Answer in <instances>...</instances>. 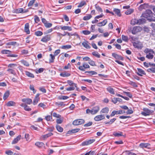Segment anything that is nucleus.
I'll return each mask as SVG.
<instances>
[{
	"mask_svg": "<svg viewBox=\"0 0 155 155\" xmlns=\"http://www.w3.org/2000/svg\"><path fill=\"white\" fill-rule=\"evenodd\" d=\"M129 84L135 87H137L136 84L135 82L131 81H130L129 82Z\"/></svg>",
	"mask_w": 155,
	"mask_h": 155,
	"instance_id": "62",
	"label": "nucleus"
},
{
	"mask_svg": "<svg viewBox=\"0 0 155 155\" xmlns=\"http://www.w3.org/2000/svg\"><path fill=\"white\" fill-rule=\"evenodd\" d=\"M45 26L47 28H49L51 27L52 26V24L51 23H48L47 22L45 25Z\"/></svg>",
	"mask_w": 155,
	"mask_h": 155,
	"instance_id": "64",
	"label": "nucleus"
},
{
	"mask_svg": "<svg viewBox=\"0 0 155 155\" xmlns=\"http://www.w3.org/2000/svg\"><path fill=\"white\" fill-rule=\"evenodd\" d=\"M104 118L105 117L104 115H100L95 117L94 118V120L96 121H98L104 119Z\"/></svg>",
	"mask_w": 155,
	"mask_h": 155,
	"instance_id": "9",
	"label": "nucleus"
},
{
	"mask_svg": "<svg viewBox=\"0 0 155 155\" xmlns=\"http://www.w3.org/2000/svg\"><path fill=\"white\" fill-rule=\"evenodd\" d=\"M21 63L23 64L24 65L28 67L29 66V63L26 61L24 60H21Z\"/></svg>",
	"mask_w": 155,
	"mask_h": 155,
	"instance_id": "43",
	"label": "nucleus"
},
{
	"mask_svg": "<svg viewBox=\"0 0 155 155\" xmlns=\"http://www.w3.org/2000/svg\"><path fill=\"white\" fill-rule=\"evenodd\" d=\"M53 135V134L51 133H49L48 134L41 136V138L42 140H45L47 138L50 137Z\"/></svg>",
	"mask_w": 155,
	"mask_h": 155,
	"instance_id": "14",
	"label": "nucleus"
},
{
	"mask_svg": "<svg viewBox=\"0 0 155 155\" xmlns=\"http://www.w3.org/2000/svg\"><path fill=\"white\" fill-rule=\"evenodd\" d=\"M145 18H146L147 20L150 21H155V17H153V15L147 14H146V13H145L142 15Z\"/></svg>",
	"mask_w": 155,
	"mask_h": 155,
	"instance_id": "2",
	"label": "nucleus"
},
{
	"mask_svg": "<svg viewBox=\"0 0 155 155\" xmlns=\"http://www.w3.org/2000/svg\"><path fill=\"white\" fill-rule=\"evenodd\" d=\"M85 2L83 1L81 2L78 5V7H81L83 6L84 5L86 4Z\"/></svg>",
	"mask_w": 155,
	"mask_h": 155,
	"instance_id": "57",
	"label": "nucleus"
},
{
	"mask_svg": "<svg viewBox=\"0 0 155 155\" xmlns=\"http://www.w3.org/2000/svg\"><path fill=\"white\" fill-rule=\"evenodd\" d=\"M90 66L86 63H84L83 64L82 66H80L78 67L79 69L82 71H84L85 69L89 68Z\"/></svg>",
	"mask_w": 155,
	"mask_h": 155,
	"instance_id": "7",
	"label": "nucleus"
},
{
	"mask_svg": "<svg viewBox=\"0 0 155 155\" xmlns=\"http://www.w3.org/2000/svg\"><path fill=\"white\" fill-rule=\"evenodd\" d=\"M11 51L7 50H3L1 51V53L3 54H10Z\"/></svg>",
	"mask_w": 155,
	"mask_h": 155,
	"instance_id": "31",
	"label": "nucleus"
},
{
	"mask_svg": "<svg viewBox=\"0 0 155 155\" xmlns=\"http://www.w3.org/2000/svg\"><path fill=\"white\" fill-rule=\"evenodd\" d=\"M134 46L135 48H139L140 47L138 42H134L133 43Z\"/></svg>",
	"mask_w": 155,
	"mask_h": 155,
	"instance_id": "60",
	"label": "nucleus"
},
{
	"mask_svg": "<svg viewBox=\"0 0 155 155\" xmlns=\"http://www.w3.org/2000/svg\"><path fill=\"white\" fill-rule=\"evenodd\" d=\"M7 71L9 72L10 73L14 75H15L16 74V73L15 70L12 69L8 68V69Z\"/></svg>",
	"mask_w": 155,
	"mask_h": 155,
	"instance_id": "40",
	"label": "nucleus"
},
{
	"mask_svg": "<svg viewBox=\"0 0 155 155\" xmlns=\"http://www.w3.org/2000/svg\"><path fill=\"white\" fill-rule=\"evenodd\" d=\"M86 113L87 114H90L94 115V113L92 110H90L89 109H87L86 110Z\"/></svg>",
	"mask_w": 155,
	"mask_h": 155,
	"instance_id": "52",
	"label": "nucleus"
},
{
	"mask_svg": "<svg viewBox=\"0 0 155 155\" xmlns=\"http://www.w3.org/2000/svg\"><path fill=\"white\" fill-rule=\"evenodd\" d=\"M92 17V16L91 15L89 14L87 15L84 16L83 18V19L85 21L88 20L91 18Z\"/></svg>",
	"mask_w": 155,
	"mask_h": 155,
	"instance_id": "36",
	"label": "nucleus"
},
{
	"mask_svg": "<svg viewBox=\"0 0 155 155\" xmlns=\"http://www.w3.org/2000/svg\"><path fill=\"white\" fill-rule=\"evenodd\" d=\"M80 129L76 128L72 129L71 130H69L67 133V134H71L73 133H74L78 132L80 130Z\"/></svg>",
	"mask_w": 155,
	"mask_h": 155,
	"instance_id": "15",
	"label": "nucleus"
},
{
	"mask_svg": "<svg viewBox=\"0 0 155 155\" xmlns=\"http://www.w3.org/2000/svg\"><path fill=\"white\" fill-rule=\"evenodd\" d=\"M137 19H134L131 20V24L132 25H137Z\"/></svg>",
	"mask_w": 155,
	"mask_h": 155,
	"instance_id": "50",
	"label": "nucleus"
},
{
	"mask_svg": "<svg viewBox=\"0 0 155 155\" xmlns=\"http://www.w3.org/2000/svg\"><path fill=\"white\" fill-rule=\"evenodd\" d=\"M24 108L25 110L28 111H30L31 110V109L27 105H25Z\"/></svg>",
	"mask_w": 155,
	"mask_h": 155,
	"instance_id": "58",
	"label": "nucleus"
},
{
	"mask_svg": "<svg viewBox=\"0 0 155 155\" xmlns=\"http://www.w3.org/2000/svg\"><path fill=\"white\" fill-rule=\"evenodd\" d=\"M35 0H32L30 1L28 4V7L32 6L35 2Z\"/></svg>",
	"mask_w": 155,
	"mask_h": 155,
	"instance_id": "59",
	"label": "nucleus"
},
{
	"mask_svg": "<svg viewBox=\"0 0 155 155\" xmlns=\"http://www.w3.org/2000/svg\"><path fill=\"white\" fill-rule=\"evenodd\" d=\"M52 111L51 112V115H47L45 117V119L47 121H50L52 120Z\"/></svg>",
	"mask_w": 155,
	"mask_h": 155,
	"instance_id": "32",
	"label": "nucleus"
},
{
	"mask_svg": "<svg viewBox=\"0 0 155 155\" xmlns=\"http://www.w3.org/2000/svg\"><path fill=\"white\" fill-rule=\"evenodd\" d=\"M123 93H124L126 94L127 96L129 97L130 98H131L132 97V95L130 92L124 91Z\"/></svg>",
	"mask_w": 155,
	"mask_h": 155,
	"instance_id": "54",
	"label": "nucleus"
},
{
	"mask_svg": "<svg viewBox=\"0 0 155 155\" xmlns=\"http://www.w3.org/2000/svg\"><path fill=\"white\" fill-rule=\"evenodd\" d=\"M71 74L67 72H63L60 74V75L63 77H67L70 76Z\"/></svg>",
	"mask_w": 155,
	"mask_h": 155,
	"instance_id": "26",
	"label": "nucleus"
},
{
	"mask_svg": "<svg viewBox=\"0 0 155 155\" xmlns=\"http://www.w3.org/2000/svg\"><path fill=\"white\" fill-rule=\"evenodd\" d=\"M29 25L28 23H26L25 25V31L27 34H30V31L29 29Z\"/></svg>",
	"mask_w": 155,
	"mask_h": 155,
	"instance_id": "17",
	"label": "nucleus"
},
{
	"mask_svg": "<svg viewBox=\"0 0 155 155\" xmlns=\"http://www.w3.org/2000/svg\"><path fill=\"white\" fill-rule=\"evenodd\" d=\"M109 111V109L108 107H106L102 109L101 112L103 113H107Z\"/></svg>",
	"mask_w": 155,
	"mask_h": 155,
	"instance_id": "38",
	"label": "nucleus"
},
{
	"mask_svg": "<svg viewBox=\"0 0 155 155\" xmlns=\"http://www.w3.org/2000/svg\"><path fill=\"white\" fill-rule=\"evenodd\" d=\"M95 140V139H90L85 141L81 143V145L82 146L88 145L93 143Z\"/></svg>",
	"mask_w": 155,
	"mask_h": 155,
	"instance_id": "6",
	"label": "nucleus"
},
{
	"mask_svg": "<svg viewBox=\"0 0 155 155\" xmlns=\"http://www.w3.org/2000/svg\"><path fill=\"white\" fill-rule=\"evenodd\" d=\"M35 35L37 36H41L43 35V33L40 31H37L35 32Z\"/></svg>",
	"mask_w": 155,
	"mask_h": 155,
	"instance_id": "46",
	"label": "nucleus"
},
{
	"mask_svg": "<svg viewBox=\"0 0 155 155\" xmlns=\"http://www.w3.org/2000/svg\"><path fill=\"white\" fill-rule=\"evenodd\" d=\"M143 110L144 111L141 112V114L145 116L150 115L153 112V111H151L146 108H144Z\"/></svg>",
	"mask_w": 155,
	"mask_h": 155,
	"instance_id": "4",
	"label": "nucleus"
},
{
	"mask_svg": "<svg viewBox=\"0 0 155 155\" xmlns=\"http://www.w3.org/2000/svg\"><path fill=\"white\" fill-rule=\"evenodd\" d=\"M134 12V10L132 9H130L127 10L125 12V13L126 15H130L132 13Z\"/></svg>",
	"mask_w": 155,
	"mask_h": 155,
	"instance_id": "41",
	"label": "nucleus"
},
{
	"mask_svg": "<svg viewBox=\"0 0 155 155\" xmlns=\"http://www.w3.org/2000/svg\"><path fill=\"white\" fill-rule=\"evenodd\" d=\"M10 94V92L9 91H6V92L5 93L3 98V99L5 100H6L9 96Z\"/></svg>",
	"mask_w": 155,
	"mask_h": 155,
	"instance_id": "25",
	"label": "nucleus"
},
{
	"mask_svg": "<svg viewBox=\"0 0 155 155\" xmlns=\"http://www.w3.org/2000/svg\"><path fill=\"white\" fill-rule=\"evenodd\" d=\"M107 23V21L106 19L104 20L102 22L98 23L97 25L99 27H101L105 25Z\"/></svg>",
	"mask_w": 155,
	"mask_h": 155,
	"instance_id": "20",
	"label": "nucleus"
},
{
	"mask_svg": "<svg viewBox=\"0 0 155 155\" xmlns=\"http://www.w3.org/2000/svg\"><path fill=\"white\" fill-rule=\"evenodd\" d=\"M114 12L118 16H120L121 14L120 13V9L114 8Z\"/></svg>",
	"mask_w": 155,
	"mask_h": 155,
	"instance_id": "27",
	"label": "nucleus"
},
{
	"mask_svg": "<svg viewBox=\"0 0 155 155\" xmlns=\"http://www.w3.org/2000/svg\"><path fill=\"white\" fill-rule=\"evenodd\" d=\"M112 56L116 59L123 60V58L120 55L115 53H113L112 54Z\"/></svg>",
	"mask_w": 155,
	"mask_h": 155,
	"instance_id": "11",
	"label": "nucleus"
},
{
	"mask_svg": "<svg viewBox=\"0 0 155 155\" xmlns=\"http://www.w3.org/2000/svg\"><path fill=\"white\" fill-rule=\"evenodd\" d=\"M75 87L74 86H71L66 88V90L67 91H73L75 89Z\"/></svg>",
	"mask_w": 155,
	"mask_h": 155,
	"instance_id": "63",
	"label": "nucleus"
},
{
	"mask_svg": "<svg viewBox=\"0 0 155 155\" xmlns=\"http://www.w3.org/2000/svg\"><path fill=\"white\" fill-rule=\"evenodd\" d=\"M29 88L31 91H33V92L34 94H35L36 92V90H35L34 85H30Z\"/></svg>",
	"mask_w": 155,
	"mask_h": 155,
	"instance_id": "47",
	"label": "nucleus"
},
{
	"mask_svg": "<svg viewBox=\"0 0 155 155\" xmlns=\"http://www.w3.org/2000/svg\"><path fill=\"white\" fill-rule=\"evenodd\" d=\"M150 145L149 143H141L139 145V147L141 148H149Z\"/></svg>",
	"mask_w": 155,
	"mask_h": 155,
	"instance_id": "10",
	"label": "nucleus"
},
{
	"mask_svg": "<svg viewBox=\"0 0 155 155\" xmlns=\"http://www.w3.org/2000/svg\"><path fill=\"white\" fill-rule=\"evenodd\" d=\"M142 30V28L140 26H135L134 27L132 30L130 28V30H129V31H131L132 33L133 34H135L137 33L140 31Z\"/></svg>",
	"mask_w": 155,
	"mask_h": 155,
	"instance_id": "3",
	"label": "nucleus"
},
{
	"mask_svg": "<svg viewBox=\"0 0 155 155\" xmlns=\"http://www.w3.org/2000/svg\"><path fill=\"white\" fill-rule=\"evenodd\" d=\"M95 7L96 9L98 11L101 12H103V10H102V8L99 5L96 4L95 5Z\"/></svg>",
	"mask_w": 155,
	"mask_h": 155,
	"instance_id": "39",
	"label": "nucleus"
},
{
	"mask_svg": "<svg viewBox=\"0 0 155 155\" xmlns=\"http://www.w3.org/2000/svg\"><path fill=\"white\" fill-rule=\"evenodd\" d=\"M40 98H35L33 101V104L34 105H36L39 101Z\"/></svg>",
	"mask_w": 155,
	"mask_h": 155,
	"instance_id": "55",
	"label": "nucleus"
},
{
	"mask_svg": "<svg viewBox=\"0 0 155 155\" xmlns=\"http://www.w3.org/2000/svg\"><path fill=\"white\" fill-rule=\"evenodd\" d=\"M137 70L138 72L137 73V74L139 76H142V75L141 74L144 75L146 74V73H145V71L142 69L140 68H137Z\"/></svg>",
	"mask_w": 155,
	"mask_h": 155,
	"instance_id": "16",
	"label": "nucleus"
},
{
	"mask_svg": "<svg viewBox=\"0 0 155 155\" xmlns=\"http://www.w3.org/2000/svg\"><path fill=\"white\" fill-rule=\"evenodd\" d=\"M147 71L148 72L152 73H155V66L154 68H149L147 69Z\"/></svg>",
	"mask_w": 155,
	"mask_h": 155,
	"instance_id": "48",
	"label": "nucleus"
},
{
	"mask_svg": "<svg viewBox=\"0 0 155 155\" xmlns=\"http://www.w3.org/2000/svg\"><path fill=\"white\" fill-rule=\"evenodd\" d=\"M89 64L91 65L92 66H96V65L95 64V62L92 60L90 59L89 61L88 62Z\"/></svg>",
	"mask_w": 155,
	"mask_h": 155,
	"instance_id": "61",
	"label": "nucleus"
},
{
	"mask_svg": "<svg viewBox=\"0 0 155 155\" xmlns=\"http://www.w3.org/2000/svg\"><path fill=\"white\" fill-rule=\"evenodd\" d=\"M21 136L19 135L15 138L12 142V144H15L17 143L21 139Z\"/></svg>",
	"mask_w": 155,
	"mask_h": 155,
	"instance_id": "18",
	"label": "nucleus"
},
{
	"mask_svg": "<svg viewBox=\"0 0 155 155\" xmlns=\"http://www.w3.org/2000/svg\"><path fill=\"white\" fill-rule=\"evenodd\" d=\"M34 20H35V22L37 23H38L40 21L39 18L36 15H35L34 16Z\"/></svg>",
	"mask_w": 155,
	"mask_h": 155,
	"instance_id": "53",
	"label": "nucleus"
},
{
	"mask_svg": "<svg viewBox=\"0 0 155 155\" xmlns=\"http://www.w3.org/2000/svg\"><path fill=\"white\" fill-rule=\"evenodd\" d=\"M50 58L49 60V63H53L54 61V60L55 58V56L52 54H50Z\"/></svg>",
	"mask_w": 155,
	"mask_h": 155,
	"instance_id": "22",
	"label": "nucleus"
},
{
	"mask_svg": "<svg viewBox=\"0 0 155 155\" xmlns=\"http://www.w3.org/2000/svg\"><path fill=\"white\" fill-rule=\"evenodd\" d=\"M113 135L115 137H119L123 136V133L122 132H119V133L114 132Z\"/></svg>",
	"mask_w": 155,
	"mask_h": 155,
	"instance_id": "24",
	"label": "nucleus"
},
{
	"mask_svg": "<svg viewBox=\"0 0 155 155\" xmlns=\"http://www.w3.org/2000/svg\"><path fill=\"white\" fill-rule=\"evenodd\" d=\"M50 39L51 35H47L43 37L41 40V41L44 42H47L48 41H50Z\"/></svg>",
	"mask_w": 155,
	"mask_h": 155,
	"instance_id": "8",
	"label": "nucleus"
},
{
	"mask_svg": "<svg viewBox=\"0 0 155 155\" xmlns=\"http://www.w3.org/2000/svg\"><path fill=\"white\" fill-rule=\"evenodd\" d=\"M137 25H140L145 23L146 21V20L144 18H141L137 19Z\"/></svg>",
	"mask_w": 155,
	"mask_h": 155,
	"instance_id": "19",
	"label": "nucleus"
},
{
	"mask_svg": "<svg viewBox=\"0 0 155 155\" xmlns=\"http://www.w3.org/2000/svg\"><path fill=\"white\" fill-rule=\"evenodd\" d=\"M17 44V42L15 41H11L6 43V45H15Z\"/></svg>",
	"mask_w": 155,
	"mask_h": 155,
	"instance_id": "44",
	"label": "nucleus"
},
{
	"mask_svg": "<svg viewBox=\"0 0 155 155\" xmlns=\"http://www.w3.org/2000/svg\"><path fill=\"white\" fill-rule=\"evenodd\" d=\"M107 91H108L110 94H115L114 90L113 88H111L110 87H108L107 88Z\"/></svg>",
	"mask_w": 155,
	"mask_h": 155,
	"instance_id": "28",
	"label": "nucleus"
},
{
	"mask_svg": "<svg viewBox=\"0 0 155 155\" xmlns=\"http://www.w3.org/2000/svg\"><path fill=\"white\" fill-rule=\"evenodd\" d=\"M88 43L87 41L83 42L82 43V45L83 46L87 49H90L91 48V47L88 44Z\"/></svg>",
	"mask_w": 155,
	"mask_h": 155,
	"instance_id": "21",
	"label": "nucleus"
},
{
	"mask_svg": "<svg viewBox=\"0 0 155 155\" xmlns=\"http://www.w3.org/2000/svg\"><path fill=\"white\" fill-rule=\"evenodd\" d=\"M59 27L62 30H68L69 31H71L72 30V28L71 27L68 26H60Z\"/></svg>",
	"mask_w": 155,
	"mask_h": 155,
	"instance_id": "13",
	"label": "nucleus"
},
{
	"mask_svg": "<svg viewBox=\"0 0 155 155\" xmlns=\"http://www.w3.org/2000/svg\"><path fill=\"white\" fill-rule=\"evenodd\" d=\"M22 101L28 104H30L32 103V100L30 98H23L22 99Z\"/></svg>",
	"mask_w": 155,
	"mask_h": 155,
	"instance_id": "12",
	"label": "nucleus"
},
{
	"mask_svg": "<svg viewBox=\"0 0 155 155\" xmlns=\"http://www.w3.org/2000/svg\"><path fill=\"white\" fill-rule=\"evenodd\" d=\"M144 52L147 54L146 57L147 58L149 59L153 58V54H154V52L152 49L146 48L144 50Z\"/></svg>",
	"mask_w": 155,
	"mask_h": 155,
	"instance_id": "1",
	"label": "nucleus"
},
{
	"mask_svg": "<svg viewBox=\"0 0 155 155\" xmlns=\"http://www.w3.org/2000/svg\"><path fill=\"white\" fill-rule=\"evenodd\" d=\"M35 145L39 147H41L44 145V144L42 142H38L35 143Z\"/></svg>",
	"mask_w": 155,
	"mask_h": 155,
	"instance_id": "29",
	"label": "nucleus"
},
{
	"mask_svg": "<svg viewBox=\"0 0 155 155\" xmlns=\"http://www.w3.org/2000/svg\"><path fill=\"white\" fill-rule=\"evenodd\" d=\"M15 104V103L13 101H8L6 104V105L8 107L14 106Z\"/></svg>",
	"mask_w": 155,
	"mask_h": 155,
	"instance_id": "30",
	"label": "nucleus"
},
{
	"mask_svg": "<svg viewBox=\"0 0 155 155\" xmlns=\"http://www.w3.org/2000/svg\"><path fill=\"white\" fill-rule=\"evenodd\" d=\"M61 48L63 49H68L71 48V46L70 45H63L61 47Z\"/></svg>",
	"mask_w": 155,
	"mask_h": 155,
	"instance_id": "42",
	"label": "nucleus"
},
{
	"mask_svg": "<svg viewBox=\"0 0 155 155\" xmlns=\"http://www.w3.org/2000/svg\"><path fill=\"white\" fill-rule=\"evenodd\" d=\"M25 73L26 75L28 77L31 78H34V75L33 74L31 73L30 72L28 71H26L25 72Z\"/></svg>",
	"mask_w": 155,
	"mask_h": 155,
	"instance_id": "34",
	"label": "nucleus"
},
{
	"mask_svg": "<svg viewBox=\"0 0 155 155\" xmlns=\"http://www.w3.org/2000/svg\"><path fill=\"white\" fill-rule=\"evenodd\" d=\"M15 12L16 13H23V8H19L15 9Z\"/></svg>",
	"mask_w": 155,
	"mask_h": 155,
	"instance_id": "35",
	"label": "nucleus"
},
{
	"mask_svg": "<svg viewBox=\"0 0 155 155\" xmlns=\"http://www.w3.org/2000/svg\"><path fill=\"white\" fill-rule=\"evenodd\" d=\"M85 122L84 120L79 119L74 120L73 122V124L74 125L77 126L83 124Z\"/></svg>",
	"mask_w": 155,
	"mask_h": 155,
	"instance_id": "5",
	"label": "nucleus"
},
{
	"mask_svg": "<svg viewBox=\"0 0 155 155\" xmlns=\"http://www.w3.org/2000/svg\"><path fill=\"white\" fill-rule=\"evenodd\" d=\"M56 128L57 130L60 132H61L63 131V128L60 126L59 125H57L56 126Z\"/></svg>",
	"mask_w": 155,
	"mask_h": 155,
	"instance_id": "37",
	"label": "nucleus"
},
{
	"mask_svg": "<svg viewBox=\"0 0 155 155\" xmlns=\"http://www.w3.org/2000/svg\"><path fill=\"white\" fill-rule=\"evenodd\" d=\"M122 39L126 41L127 42L128 40V38L127 36H125L124 35H122L121 36Z\"/></svg>",
	"mask_w": 155,
	"mask_h": 155,
	"instance_id": "51",
	"label": "nucleus"
},
{
	"mask_svg": "<svg viewBox=\"0 0 155 155\" xmlns=\"http://www.w3.org/2000/svg\"><path fill=\"white\" fill-rule=\"evenodd\" d=\"M92 54L93 55L95 56V57H96L98 58H100V54H99V53L97 52H96V51L93 52L92 53Z\"/></svg>",
	"mask_w": 155,
	"mask_h": 155,
	"instance_id": "49",
	"label": "nucleus"
},
{
	"mask_svg": "<svg viewBox=\"0 0 155 155\" xmlns=\"http://www.w3.org/2000/svg\"><path fill=\"white\" fill-rule=\"evenodd\" d=\"M69 98V97L66 96H59L58 97V99L60 100H66Z\"/></svg>",
	"mask_w": 155,
	"mask_h": 155,
	"instance_id": "45",
	"label": "nucleus"
},
{
	"mask_svg": "<svg viewBox=\"0 0 155 155\" xmlns=\"http://www.w3.org/2000/svg\"><path fill=\"white\" fill-rule=\"evenodd\" d=\"M5 153L8 155H12L13 153V152L10 150H7L5 151Z\"/></svg>",
	"mask_w": 155,
	"mask_h": 155,
	"instance_id": "56",
	"label": "nucleus"
},
{
	"mask_svg": "<svg viewBox=\"0 0 155 155\" xmlns=\"http://www.w3.org/2000/svg\"><path fill=\"white\" fill-rule=\"evenodd\" d=\"M68 83L71 86H74L75 87H77V84L74 83L71 81L68 80L67 81Z\"/></svg>",
	"mask_w": 155,
	"mask_h": 155,
	"instance_id": "33",
	"label": "nucleus"
},
{
	"mask_svg": "<svg viewBox=\"0 0 155 155\" xmlns=\"http://www.w3.org/2000/svg\"><path fill=\"white\" fill-rule=\"evenodd\" d=\"M92 110L94 114H95L99 111V107L97 106H95L93 108Z\"/></svg>",
	"mask_w": 155,
	"mask_h": 155,
	"instance_id": "23",
	"label": "nucleus"
}]
</instances>
